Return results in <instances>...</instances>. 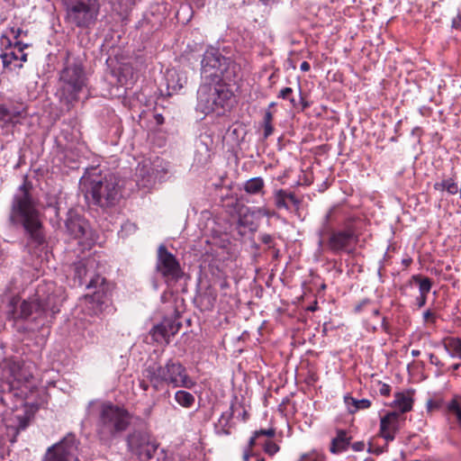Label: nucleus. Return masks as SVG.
<instances>
[{
    "mask_svg": "<svg viewBox=\"0 0 461 461\" xmlns=\"http://www.w3.org/2000/svg\"><path fill=\"white\" fill-rule=\"evenodd\" d=\"M59 308L60 300L54 293V285L42 283L27 299L13 296L7 303L6 314L14 322H26V330L38 331L55 318Z\"/></svg>",
    "mask_w": 461,
    "mask_h": 461,
    "instance_id": "obj_1",
    "label": "nucleus"
},
{
    "mask_svg": "<svg viewBox=\"0 0 461 461\" xmlns=\"http://www.w3.org/2000/svg\"><path fill=\"white\" fill-rule=\"evenodd\" d=\"M32 191V185L25 178L12 196L7 222L13 229H23L31 241L41 245L45 241L42 214Z\"/></svg>",
    "mask_w": 461,
    "mask_h": 461,
    "instance_id": "obj_2",
    "label": "nucleus"
},
{
    "mask_svg": "<svg viewBox=\"0 0 461 461\" xmlns=\"http://www.w3.org/2000/svg\"><path fill=\"white\" fill-rule=\"evenodd\" d=\"M88 78L82 62L77 59L67 58L59 73L56 96L68 110L80 99L86 89Z\"/></svg>",
    "mask_w": 461,
    "mask_h": 461,
    "instance_id": "obj_3",
    "label": "nucleus"
},
{
    "mask_svg": "<svg viewBox=\"0 0 461 461\" xmlns=\"http://www.w3.org/2000/svg\"><path fill=\"white\" fill-rule=\"evenodd\" d=\"M81 184L86 188V198L91 196L94 203L101 207L114 206L122 198L121 180L113 174H89L82 177Z\"/></svg>",
    "mask_w": 461,
    "mask_h": 461,
    "instance_id": "obj_4",
    "label": "nucleus"
},
{
    "mask_svg": "<svg viewBox=\"0 0 461 461\" xmlns=\"http://www.w3.org/2000/svg\"><path fill=\"white\" fill-rule=\"evenodd\" d=\"M130 420L131 416L124 408L111 402H104L99 407L97 432L104 438L113 437L124 431Z\"/></svg>",
    "mask_w": 461,
    "mask_h": 461,
    "instance_id": "obj_5",
    "label": "nucleus"
},
{
    "mask_svg": "<svg viewBox=\"0 0 461 461\" xmlns=\"http://www.w3.org/2000/svg\"><path fill=\"white\" fill-rule=\"evenodd\" d=\"M197 95V110L204 114H222L231 97V93L224 85L211 83L202 85Z\"/></svg>",
    "mask_w": 461,
    "mask_h": 461,
    "instance_id": "obj_6",
    "label": "nucleus"
},
{
    "mask_svg": "<svg viewBox=\"0 0 461 461\" xmlns=\"http://www.w3.org/2000/svg\"><path fill=\"white\" fill-rule=\"evenodd\" d=\"M65 5L68 22L79 28L94 24L100 10L98 0H65Z\"/></svg>",
    "mask_w": 461,
    "mask_h": 461,
    "instance_id": "obj_7",
    "label": "nucleus"
},
{
    "mask_svg": "<svg viewBox=\"0 0 461 461\" xmlns=\"http://www.w3.org/2000/svg\"><path fill=\"white\" fill-rule=\"evenodd\" d=\"M229 59L221 55L219 50L209 48L203 54L201 62V76L208 82H219L222 79H230Z\"/></svg>",
    "mask_w": 461,
    "mask_h": 461,
    "instance_id": "obj_8",
    "label": "nucleus"
},
{
    "mask_svg": "<svg viewBox=\"0 0 461 461\" xmlns=\"http://www.w3.org/2000/svg\"><path fill=\"white\" fill-rule=\"evenodd\" d=\"M41 461H79L78 443L75 435L68 434L58 443L49 447Z\"/></svg>",
    "mask_w": 461,
    "mask_h": 461,
    "instance_id": "obj_9",
    "label": "nucleus"
},
{
    "mask_svg": "<svg viewBox=\"0 0 461 461\" xmlns=\"http://www.w3.org/2000/svg\"><path fill=\"white\" fill-rule=\"evenodd\" d=\"M358 236L353 226L347 225L343 230H332L323 246L334 254L350 253L357 243Z\"/></svg>",
    "mask_w": 461,
    "mask_h": 461,
    "instance_id": "obj_10",
    "label": "nucleus"
},
{
    "mask_svg": "<svg viewBox=\"0 0 461 461\" xmlns=\"http://www.w3.org/2000/svg\"><path fill=\"white\" fill-rule=\"evenodd\" d=\"M128 447L140 461H148L156 451L158 444L149 432L136 430L128 437Z\"/></svg>",
    "mask_w": 461,
    "mask_h": 461,
    "instance_id": "obj_11",
    "label": "nucleus"
},
{
    "mask_svg": "<svg viewBox=\"0 0 461 461\" xmlns=\"http://www.w3.org/2000/svg\"><path fill=\"white\" fill-rule=\"evenodd\" d=\"M68 231L75 239L80 240V243L86 246H91L95 238L87 222L79 217L69 218L66 221Z\"/></svg>",
    "mask_w": 461,
    "mask_h": 461,
    "instance_id": "obj_12",
    "label": "nucleus"
},
{
    "mask_svg": "<svg viewBox=\"0 0 461 461\" xmlns=\"http://www.w3.org/2000/svg\"><path fill=\"white\" fill-rule=\"evenodd\" d=\"M401 429V414L398 411H391L380 420L378 436L387 443L393 441Z\"/></svg>",
    "mask_w": 461,
    "mask_h": 461,
    "instance_id": "obj_13",
    "label": "nucleus"
},
{
    "mask_svg": "<svg viewBox=\"0 0 461 461\" xmlns=\"http://www.w3.org/2000/svg\"><path fill=\"white\" fill-rule=\"evenodd\" d=\"M95 260L91 258H87L86 260H82L77 262L75 265V277L78 279L80 285H86L87 288L96 287L99 280L104 281L100 276H96V278L90 279L89 282H86V278L90 274V270L94 269Z\"/></svg>",
    "mask_w": 461,
    "mask_h": 461,
    "instance_id": "obj_14",
    "label": "nucleus"
},
{
    "mask_svg": "<svg viewBox=\"0 0 461 461\" xmlns=\"http://www.w3.org/2000/svg\"><path fill=\"white\" fill-rule=\"evenodd\" d=\"M157 271L166 278L167 282L173 278V255L164 245L158 248Z\"/></svg>",
    "mask_w": 461,
    "mask_h": 461,
    "instance_id": "obj_15",
    "label": "nucleus"
},
{
    "mask_svg": "<svg viewBox=\"0 0 461 461\" xmlns=\"http://www.w3.org/2000/svg\"><path fill=\"white\" fill-rule=\"evenodd\" d=\"M173 328V321L171 320H165L160 324L156 325L151 330L150 335L158 343L168 344L170 339V334H173L170 330Z\"/></svg>",
    "mask_w": 461,
    "mask_h": 461,
    "instance_id": "obj_16",
    "label": "nucleus"
},
{
    "mask_svg": "<svg viewBox=\"0 0 461 461\" xmlns=\"http://www.w3.org/2000/svg\"><path fill=\"white\" fill-rule=\"evenodd\" d=\"M350 439L351 438L348 437L346 430L339 429L337 436L331 440L330 451L335 455L346 451L350 444Z\"/></svg>",
    "mask_w": 461,
    "mask_h": 461,
    "instance_id": "obj_17",
    "label": "nucleus"
},
{
    "mask_svg": "<svg viewBox=\"0 0 461 461\" xmlns=\"http://www.w3.org/2000/svg\"><path fill=\"white\" fill-rule=\"evenodd\" d=\"M175 373H177L176 375H175V386H182L190 389L195 385V381L187 375L185 368L181 365L176 366L175 364Z\"/></svg>",
    "mask_w": 461,
    "mask_h": 461,
    "instance_id": "obj_18",
    "label": "nucleus"
},
{
    "mask_svg": "<svg viewBox=\"0 0 461 461\" xmlns=\"http://www.w3.org/2000/svg\"><path fill=\"white\" fill-rule=\"evenodd\" d=\"M446 411L448 418H454L461 428V396L455 395L446 403Z\"/></svg>",
    "mask_w": 461,
    "mask_h": 461,
    "instance_id": "obj_19",
    "label": "nucleus"
},
{
    "mask_svg": "<svg viewBox=\"0 0 461 461\" xmlns=\"http://www.w3.org/2000/svg\"><path fill=\"white\" fill-rule=\"evenodd\" d=\"M444 348L451 357L461 359V339L449 337L443 341Z\"/></svg>",
    "mask_w": 461,
    "mask_h": 461,
    "instance_id": "obj_20",
    "label": "nucleus"
},
{
    "mask_svg": "<svg viewBox=\"0 0 461 461\" xmlns=\"http://www.w3.org/2000/svg\"><path fill=\"white\" fill-rule=\"evenodd\" d=\"M408 284L412 285L415 284L419 286V292L421 294H428L432 287V281L430 278L427 276H423L421 275H413L410 278Z\"/></svg>",
    "mask_w": 461,
    "mask_h": 461,
    "instance_id": "obj_21",
    "label": "nucleus"
},
{
    "mask_svg": "<svg viewBox=\"0 0 461 461\" xmlns=\"http://www.w3.org/2000/svg\"><path fill=\"white\" fill-rule=\"evenodd\" d=\"M433 188L436 191H446L449 194H456L458 193L459 187L456 180L452 177L443 179L440 182H436L433 185Z\"/></svg>",
    "mask_w": 461,
    "mask_h": 461,
    "instance_id": "obj_22",
    "label": "nucleus"
},
{
    "mask_svg": "<svg viewBox=\"0 0 461 461\" xmlns=\"http://www.w3.org/2000/svg\"><path fill=\"white\" fill-rule=\"evenodd\" d=\"M135 81L132 68L130 66H123L120 68L118 73V83L122 86L129 87L133 85Z\"/></svg>",
    "mask_w": 461,
    "mask_h": 461,
    "instance_id": "obj_23",
    "label": "nucleus"
},
{
    "mask_svg": "<svg viewBox=\"0 0 461 461\" xmlns=\"http://www.w3.org/2000/svg\"><path fill=\"white\" fill-rule=\"evenodd\" d=\"M394 405L399 409V413L402 415L411 410L412 400L410 396L402 393H398L395 395Z\"/></svg>",
    "mask_w": 461,
    "mask_h": 461,
    "instance_id": "obj_24",
    "label": "nucleus"
},
{
    "mask_svg": "<svg viewBox=\"0 0 461 461\" xmlns=\"http://www.w3.org/2000/svg\"><path fill=\"white\" fill-rule=\"evenodd\" d=\"M264 180L261 177H253L246 181L244 190L249 194H258L262 193L264 188Z\"/></svg>",
    "mask_w": 461,
    "mask_h": 461,
    "instance_id": "obj_25",
    "label": "nucleus"
},
{
    "mask_svg": "<svg viewBox=\"0 0 461 461\" xmlns=\"http://www.w3.org/2000/svg\"><path fill=\"white\" fill-rule=\"evenodd\" d=\"M175 401L185 408H190L194 403V396L189 392L179 390L175 392Z\"/></svg>",
    "mask_w": 461,
    "mask_h": 461,
    "instance_id": "obj_26",
    "label": "nucleus"
},
{
    "mask_svg": "<svg viewBox=\"0 0 461 461\" xmlns=\"http://www.w3.org/2000/svg\"><path fill=\"white\" fill-rule=\"evenodd\" d=\"M274 119L273 113L269 110H266L264 118H263V137L264 139H267L269 136L273 134L274 127L272 124Z\"/></svg>",
    "mask_w": 461,
    "mask_h": 461,
    "instance_id": "obj_27",
    "label": "nucleus"
},
{
    "mask_svg": "<svg viewBox=\"0 0 461 461\" xmlns=\"http://www.w3.org/2000/svg\"><path fill=\"white\" fill-rule=\"evenodd\" d=\"M26 109L24 107H11L9 108V122L17 124L21 120L26 116Z\"/></svg>",
    "mask_w": 461,
    "mask_h": 461,
    "instance_id": "obj_28",
    "label": "nucleus"
},
{
    "mask_svg": "<svg viewBox=\"0 0 461 461\" xmlns=\"http://www.w3.org/2000/svg\"><path fill=\"white\" fill-rule=\"evenodd\" d=\"M275 205L278 209H285L290 210V207L287 203L286 190L279 189L276 190L274 194Z\"/></svg>",
    "mask_w": 461,
    "mask_h": 461,
    "instance_id": "obj_29",
    "label": "nucleus"
},
{
    "mask_svg": "<svg viewBox=\"0 0 461 461\" xmlns=\"http://www.w3.org/2000/svg\"><path fill=\"white\" fill-rule=\"evenodd\" d=\"M345 402L348 406L351 404L354 406V410L350 411L351 412H354L357 410L368 409L371 406V402L368 399L357 400L353 397H346Z\"/></svg>",
    "mask_w": 461,
    "mask_h": 461,
    "instance_id": "obj_30",
    "label": "nucleus"
},
{
    "mask_svg": "<svg viewBox=\"0 0 461 461\" xmlns=\"http://www.w3.org/2000/svg\"><path fill=\"white\" fill-rule=\"evenodd\" d=\"M0 59H2L4 68H10V66L12 65V63L14 61L18 60L19 57L14 51H11V52L3 51L0 54Z\"/></svg>",
    "mask_w": 461,
    "mask_h": 461,
    "instance_id": "obj_31",
    "label": "nucleus"
},
{
    "mask_svg": "<svg viewBox=\"0 0 461 461\" xmlns=\"http://www.w3.org/2000/svg\"><path fill=\"white\" fill-rule=\"evenodd\" d=\"M334 209L331 208L330 209V211L327 212V214L325 215L324 217V222H323V230H320V240H319V242H318V245H319V248L320 249H322L323 248V245H324V240L322 239V235L327 231L328 230V226L330 224V221H331V215H332V212H333Z\"/></svg>",
    "mask_w": 461,
    "mask_h": 461,
    "instance_id": "obj_32",
    "label": "nucleus"
},
{
    "mask_svg": "<svg viewBox=\"0 0 461 461\" xmlns=\"http://www.w3.org/2000/svg\"><path fill=\"white\" fill-rule=\"evenodd\" d=\"M233 405H231L228 411L221 413L218 420V425L230 426V422L233 417Z\"/></svg>",
    "mask_w": 461,
    "mask_h": 461,
    "instance_id": "obj_33",
    "label": "nucleus"
},
{
    "mask_svg": "<svg viewBox=\"0 0 461 461\" xmlns=\"http://www.w3.org/2000/svg\"><path fill=\"white\" fill-rule=\"evenodd\" d=\"M209 140V137L205 136L204 138H201L197 145L198 151L204 155L205 158L210 156V147L208 144Z\"/></svg>",
    "mask_w": 461,
    "mask_h": 461,
    "instance_id": "obj_34",
    "label": "nucleus"
},
{
    "mask_svg": "<svg viewBox=\"0 0 461 461\" xmlns=\"http://www.w3.org/2000/svg\"><path fill=\"white\" fill-rule=\"evenodd\" d=\"M279 98H282V99H285V100H288L293 106L295 105V100L294 98L293 97V89L291 87H285L283 88L278 95H277Z\"/></svg>",
    "mask_w": 461,
    "mask_h": 461,
    "instance_id": "obj_35",
    "label": "nucleus"
},
{
    "mask_svg": "<svg viewBox=\"0 0 461 461\" xmlns=\"http://www.w3.org/2000/svg\"><path fill=\"white\" fill-rule=\"evenodd\" d=\"M387 451H388V443L387 442L383 447L375 446L372 442L368 443L367 452L370 454L379 456Z\"/></svg>",
    "mask_w": 461,
    "mask_h": 461,
    "instance_id": "obj_36",
    "label": "nucleus"
},
{
    "mask_svg": "<svg viewBox=\"0 0 461 461\" xmlns=\"http://www.w3.org/2000/svg\"><path fill=\"white\" fill-rule=\"evenodd\" d=\"M264 451L269 456H274L279 451V446L274 441L268 440L264 445Z\"/></svg>",
    "mask_w": 461,
    "mask_h": 461,
    "instance_id": "obj_37",
    "label": "nucleus"
},
{
    "mask_svg": "<svg viewBox=\"0 0 461 461\" xmlns=\"http://www.w3.org/2000/svg\"><path fill=\"white\" fill-rule=\"evenodd\" d=\"M0 42H1V47H2L3 50H7L14 47V43L11 41V39L9 38V34L6 32H5L2 34Z\"/></svg>",
    "mask_w": 461,
    "mask_h": 461,
    "instance_id": "obj_38",
    "label": "nucleus"
},
{
    "mask_svg": "<svg viewBox=\"0 0 461 461\" xmlns=\"http://www.w3.org/2000/svg\"><path fill=\"white\" fill-rule=\"evenodd\" d=\"M286 196L287 203L290 202L294 205V210L298 211L301 206L302 201L299 198H297L295 194L292 192L286 191Z\"/></svg>",
    "mask_w": 461,
    "mask_h": 461,
    "instance_id": "obj_39",
    "label": "nucleus"
},
{
    "mask_svg": "<svg viewBox=\"0 0 461 461\" xmlns=\"http://www.w3.org/2000/svg\"><path fill=\"white\" fill-rule=\"evenodd\" d=\"M5 32L8 34H12L15 40L18 39L22 34L27 35V32H24L21 28H16L14 26H8Z\"/></svg>",
    "mask_w": 461,
    "mask_h": 461,
    "instance_id": "obj_40",
    "label": "nucleus"
},
{
    "mask_svg": "<svg viewBox=\"0 0 461 461\" xmlns=\"http://www.w3.org/2000/svg\"><path fill=\"white\" fill-rule=\"evenodd\" d=\"M216 434L219 436H229L230 434V426L216 425Z\"/></svg>",
    "mask_w": 461,
    "mask_h": 461,
    "instance_id": "obj_41",
    "label": "nucleus"
},
{
    "mask_svg": "<svg viewBox=\"0 0 461 461\" xmlns=\"http://www.w3.org/2000/svg\"><path fill=\"white\" fill-rule=\"evenodd\" d=\"M255 433H256V436H258V437L267 436V437L272 438L275 436L276 431L274 429H268L256 430Z\"/></svg>",
    "mask_w": 461,
    "mask_h": 461,
    "instance_id": "obj_42",
    "label": "nucleus"
},
{
    "mask_svg": "<svg viewBox=\"0 0 461 461\" xmlns=\"http://www.w3.org/2000/svg\"><path fill=\"white\" fill-rule=\"evenodd\" d=\"M0 120L9 122V108L5 105H0Z\"/></svg>",
    "mask_w": 461,
    "mask_h": 461,
    "instance_id": "obj_43",
    "label": "nucleus"
},
{
    "mask_svg": "<svg viewBox=\"0 0 461 461\" xmlns=\"http://www.w3.org/2000/svg\"><path fill=\"white\" fill-rule=\"evenodd\" d=\"M379 393L383 396H389L391 393V386L387 384H382L379 388Z\"/></svg>",
    "mask_w": 461,
    "mask_h": 461,
    "instance_id": "obj_44",
    "label": "nucleus"
},
{
    "mask_svg": "<svg viewBox=\"0 0 461 461\" xmlns=\"http://www.w3.org/2000/svg\"><path fill=\"white\" fill-rule=\"evenodd\" d=\"M423 318L425 321H431L432 323L436 321V315L431 311L428 310L423 313Z\"/></svg>",
    "mask_w": 461,
    "mask_h": 461,
    "instance_id": "obj_45",
    "label": "nucleus"
},
{
    "mask_svg": "<svg viewBox=\"0 0 461 461\" xmlns=\"http://www.w3.org/2000/svg\"><path fill=\"white\" fill-rule=\"evenodd\" d=\"M351 448L356 452H360L365 449L364 441H356L351 445Z\"/></svg>",
    "mask_w": 461,
    "mask_h": 461,
    "instance_id": "obj_46",
    "label": "nucleus"
},
{
    "mask_svg": "<svg viewBox=\"0 0 461 461\" xmlns=\"http://www.w3.org/2000/svg\"><path fill=\"white\" fill-rule=\"evenodd\" d=\"M427 296H428V294H420V295L416 298L417 305L420 308L423 307L426 304V303H427Z\"/></svg>",
    "mask_w": 461,
    "mask_h": 461,
    "instance_id": "obj_47",
    "label": "nucleus"
},
{
    "mask_svg": "<svg viewBox=\"0 0 461 461\" xmlns=\"http://www.w3.org/2000/svg\"><path fill=\"white\" fill-rule=\"evenodd\" d=\"M14 47L18 49L19 51L23 52L25 49H27L29 47V44L23 43V42L19 41H16L14 43Z\"/></svg>",
    "mask_w": 461,
    "mask_h": 461,
    "instance_id": "obj_48",
    "label": "nucleus"
},
{
    "mask_svg": "<svg viewBox=\"0 0 461 461\" xmlns=\"http://www.w3.org/2000/svg\"><path fill=\"white\" fill-rule=\"evenodd\" d=\"M258 438V437L256 436V433L254 432V435L249 440V447H248V449L250 450L255 446L256 440H257Z\"/></svg>",
    "mask_w": 461,
    "mask_h": 461,
    "instance_id": "obj_49",
    "label": "nucleus"
},
{
    "mask_svg": "<svg viewBox=\"0 0 461 461\" xmlns=\"http://www.w3.org/2000/svg\"><path fill=\"white\" fill-rule=\"evenodd\" d=\"M311 68V66L310 64L307 62V61H303L302 62L301 66H300V69L303 72H307L309 71Z\"/></svg>",
    "mask_w": 461,
    "mask_h": 461,
    "instance_id": "obj_50",
    "label": "nucleus"
},
{
    "mask_svg": "<svg viewBox=\"0 0 461 461\" xmlns=\"http://www.w3.org/2000/svg\"><path fill=\"white\" fill-rule=\"evenodd\" d=\"M261 240L265 244H269L272 241V237L268 234H265L262 236Z\"/></svg>",
    "mask_w": 461,
    "mask_h": 461,
    "instance_id": "obj_51",
    "label": "nucleus"
},
{
    "mask_svg": "<svg viewBox=\"0 0 461 461\" xmlns=\"http://www.w3.org/2000/svg\"><path fill=\"white\" fill-rule=\"evenodd\" d=\"M174 267H175V279H176L179 276L178 272L180 270V266H179V263L176 259H175Z\"/></svg>",
    "mask_w": 461,
    "mask_h": 461,
    "instance_id": "obj_52",
    "label": "nucleus"
},
{
    "mask_svg": "<svg viewBox=\"0 0 461 461\" xmlns=\"http://www.w3.org/2000/svg\"><path fill=\"white\" fill-rule=\"evenodd\" d=\"M242 458H243V461H249V458H250V450L249 449H247L244 451Z\"/></svg>",
    "mask_w": 461,
    "mask_h": 461,
    "instance_id": "obj_53",
    "label": "nucleus"
},
{
    "mask_svg": "<svg viewBox=\"0 0 461 461\" xmlns=\"http://www.w3.org/2000/svg\"><path fill=\"white\" fill-rule=\"evenodd\" d=\"M429 360L431 364L438 365V357L434 354L429 355Z\"/></svg>",
    "mask_w": 461,
    "mask_h": 461,
    "instance_id": "obj_54",
    "label": "nucleus"
},
{
    "mask_svg": "<svg viewBox=\"0 0 461 461\" xmlns=\"http://www.w3.org/2000/svg\"><path fill=\"white\" fill-rule=\"evenodd\" d=\"M259 212L262 213L263 215L267 216V217H270V216L273 215V213L270 212L267 209H260Z\"/></svg>",
    "mask_w": 461,
    "mask_h": 461,
    "instance_id": "obj_55",
    "label": "nucleus"
},
{
    "mask_svg": "<svg viewBox=\"0 0 461 461\" xmlns=\"http://www.w3.org/2000/svg\"><path fill=\"white\" fill-rule=\"evenodd\" d=\"M172 294H173V292H172V291H170V290H169L168 292L165 293V294L161 296V300H162V302H166V301L167 300V295H170V296H171Z\"/></svg>",
    "mask_w": 461,
    "mask_h": 461,
    "instance_id": "obj_56",
    "label": "nucleus"
},
{
    "mask_svg": "<svg viewBox=\"0 0 461 461\" xmlns=\"http://www.w3.org/2000/svg\"><path fill=\"white\" fill-rule=\"evenodd\" d=\"M420 355V350H418V349H412V350H411V356H412L413 357H419Z\"/></svg>",
    "mask_w": 461,
    "mask_h": 461,
    "instance_id": "obj_57",
    "label": "nucleus"
},
{
    "mask_svg": "<svg viewBox=\"0 0 461 461\" xmlns=\"http://www.w3.org/2000/svg\"><path fill=\"white\" fill-rule=\"evenodd\" d=\"M165 383H173V375H169L168 376L164 378Z\"/></svg>",
    "mask_w": 461,
    "mask_h": 461,
    "instance_id": "obj_58",
    "label": "nucleus"
},
{
    "mask_svg": "<svg viewBox=\"0 0 461 461\" xmlns=\"http://www.w3.org/2000/svg\"><path fill=\"white\" fill-rule=\"evenodd\" d=\"M20 59V60H21V61H23V62H26V61H27V54H26V53H23V54L21 55V57H19V59Z\"/></svg>",
    "mask_w": 461,
    "mask_h": 461,
    "instance_id": "obj_59",
    "label": "nucleus"
},
{
    "mask_svg": "<svg viewBox=\"0 0 461 461\" xmlns=\"http://www.w3.org/2000/svg\"><path fill=\"white\" fill-rule=\"evenodd\" d=\"M248 418H249V413L246 411H244L242 413L243 420H247Z\"/></svg>",
    "mask_w": 461,
    "mask_h": 461,
    "instance_id": "obj_60",
    "label": "nucleus"
},
{
    "mask_svg": "<svg viewBox=\"0 0 461 461\" xmlns=\"http://www.w3.org/2000/svg\"><path fill=\"white\" fill-rule=\"evenodd\" d=\"M459 366H460V364H454L451 368L453 371H456L459 368Z\"/></svg>",
    "mask_w": 461,
    "mask_h": 461,
    "instance_id": "obj_61",
    "label": "nucleus"
},
{
    "mask_svg": "<svg viewBox=\"0 0 461 461\" xmlns=\"http://www.w3.org/2000/svg\"><path fill=\"white\" fill-rule=\"evenodd\" d=\"M453 27L459 28V25H458V23H457L456 19L453 20Z\"/></svg>",
    "mask_w": 461,
    "mask_h": 461,
    "instance_id": "obj_62",
    "label": "nucleus"
},
{
    "mask_svg": "<svg viewBox=\"0 0 461 461\" xmlns=\"http://www.w3.org/2000/svg\"><path fill=\"white\" fill-rule=\"evenodd\" d=\"M421 129L420 127H416L412 130V132H420Z\"/></svg>",
    "mask_w": 461,
    "mask_h": 461,
    "instance_id": "obj_63",
    "label": "nucleus"
},
{
    "mask_svg": "<svg viewBox=\"0 0 461 461\" xmlns=\"http://www.w3.org/2000/svg\"><path fill=\"white\" fill-rule=\"evenodd\" d=\"M308 457V455L307 454H303L301 457V460L300 461H303L304 459H306Z\"/></svg>",
    "mask_w": 461,
    "mask_h": 461,
    "instance_id": "obj_64",
    "label": "nucleus"
}]
</instances>
